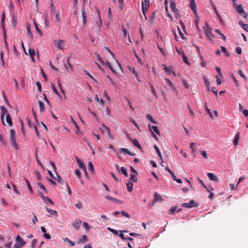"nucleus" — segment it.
<instances>
[{"mask_svg":"<svg viewBox=\"0 0 248 248\" xmlns=\"http://www.w3.org/2000/svg\"><path fill=\"white\" fill-rule=\"evenodd\" d=\"M190 7L194 13L195 16H197V13L196 12V4L194 0H189Z\"/></svg>","mask_w":248,"mask_h":248,"instance_id":"0eeeda50","label":"nucleus"},{"mask_svg":"<svg viewBox=\"0 0 248 248\" xmlns=\"http://www.w3.org/2000/svg\"><path fill=\"white\" fill-rule=\"evenodd\" d=\"M53 179L57 181V182L60 184L62 185L63 184V182L62 178L60 176H59L57 174H56V177H54V178H53Z\"/></svg>","mask_w":248,"mask_h":248,"instance_id":"412c9836","label":"nucleus"},{"mask_svg":"<svg viewBox=\"0 0 248 248\" xmlns=\"http://www.w3.org/2000/svg\"><path fill=\"white\" fill-rule=\"evenodd\" d=\"M220 48L223 52H224L227 56H230V54L227 52V49L225 46H221Z\"/></svg>","mask_w":248,"mask_h":248,"instance_id":"603ef678","label":"nucleus"},{"mask_svg":"<svg viewBox=\"0 0 248 248\" xmlns=\"http://www.w3.org/2000/svg\"><path fill=\"white\" fill-rule=\"evenodd\" d=\"M200 153L201 154V155L205 159H207L208 158L206 152L205 151H201Z\"/></svg>","mask_w":248,"mask_h":248,"instance_id":"338daca9","label":"nucleus"},{"mask_svg":"<svg viewBox=\"0 0 248 248\" xmlns=\"http://www.w3.org/2000/svg\"><path fill=\"white\" fill-rule=\"evenodd\" d=\"M27 54L30 56L32 62H34V56L35 55V52L34 49L30 48L28 50V53Z\"/></svg>","mask_w":248,"mask_h":248,"instance_id":"f8f14e48","label":"nucleus"},{"mask_svg":"<svg viewBox=\"0 0 248 248\" xmlns=\"http://www.w3.org/2000/svg\"><path fill=\"white\" fill-rule=\"evenodd\" d=\"M132 143L138 149H139L140 150H142L141 146L137 139H133L132 140Z\"/></svg>","mask_w":248,"mask_h":248,"instance_id":"a211bd4d","label":"nucleus"},{"mask_svg":"<svg viewBox=\"0 0 248 248\" xmlns=\"http://www.w3.org/2000/svg\"><path fill=\"white\" fill-rule=\"evenodd\" d=\"M230 75L231 77V78H232V79H233V81L234 82L235 85L236 86H238V81H237V80L234 77V76L233 75V74L232 72H231L230 73Z\"/></svg>","mask_w":248,"mask_h":248,"instance_id":"a18cd8bd","label":"nucleus"},{"mask_svg":"<svg viewBox=\"0 0 248 248\" xmlns=\"http://www.w3.org/2000/svg\"><path fill=\"white\" fill-rule=\"evenodd\" d=\"M239 25L242 27L245 31H248V24H244L242 21H240L239 22Z\"/></svg>","mask_w":248,"mask_h":248,"instance_id":"a878e982","label":"nucleus"},{"mask_svg":"<svg viewBox=\"0 0 248 248\" xmlns=\"http://www.w3.org/2000/svg\"><path fill=\"white\" fill-rule=\"evenodd\" d=\"M0 110L1 112V119L2 121V123L3 125H5V124L3 121V118L5 115H6L7 114H8V111L7 108L3 106L0 107Z\"/></svg>","mask_w":248,"mask_h":248,"instance_id":"423d86ee","label":"nucleus"},{"mask_svg":"<svg viewBox=\"0 0 248 248\" xmlns=\"http://www.w3.org/2000/svg\"><path fill=\"white\" fill-rule=\"evenodd\" d=\"M204 107H205V110H206L207 113H208V114L210 116V117L211 118H213V115H212L210 110L208 108L207 104L206 103H205Z\"/></svg>","mask_w":248,"mask_h":248,"instance_id":"7c9ffc66","label":"nucleus"},{"mask_svg":"<svg viewBox=\"0 0 248 248\" xmlns=\"http://www.w3.org/2000/svg\"><path fill=\"white\" fill-rule=\"evenodd\" d=\"M182 57L183 60L184 62L186 64H189V62L188 61V59H187V57L186 56V55H185V54H183V56Z\"/></svg>","mask_w":248,"mask_h":248,"instance_id":"3c124183","label":"nucleus"},{"mask_svg":"<svg viewBox=\"0 0 248 248\" xmlns=\"http://www.w3.org/2000/svg\"><path fill=\"white\" fill-rule=\"evenodd\" d=\"M105 198L109 200H110L113 202H116L118 203H121L122 202V201H119L114 198H113V197L109 196H107L105 197Z\"/></svg>","mask_w":248,"mask_h":248,"instance_id":"4be33fe9","label":"nucleus"},{"mask_svg":"<svg viewBox=\"0 0 248 248\" xmlns=\"http://www.w3.org/2000/svg\"><path fill=\"white\" fill-rule=\"evenodd\" d=\"M203 80H204V84H205V85L206 86V87L207 88V91L208 92H209L210 91V90L209 82L208 81V80H207V79L205 77H203Z\"/></svg>","mask_w":248,"mask_h":248,"instance_id":"473e14b6","label":"nucleus"},{"mask_svg":"<svg viewBox=\"0 0 248 248\" xmlns=\"http://www.w3.org/2000/svg\"><path fill=\"white\" fill-rule=\"evenodd\" d=\"M97 13H98V17H99V21L97 22L96 24L98 27L99 29H100L102 25V21L101 19L100 18V17L99 16L100 15V12L99 10H97Z\"/></svg>","mask_w":248,"mask_h":248,"instance_id":"ea45409f","label":"nucleus"},{"mask_svg":"<svg viewBox=\"0 0 248 248\" xmlns=\"http://www.w3.org/2000/svg\"><path fill=\"white\" fill-rule=\"evenodd\" d=\"M10 143L11 145L16 150H18L19 147L16 141V133L14 129H11L10 130Z\"/></svg>","mask_w":248,"mask_h":248,"instance_id":"f257e3e1","label":"nucleus"},{"mask_svg":"<svg viewBox=\"0 0 248 248\" xmlns=\"http://www.w3.org/2000/svg\"><path fill=\"white\" fill-rule=\"evenodd\" d=\"M35 174L36 175L37 180L38 181H41V174H40V172L38 170H36L35 171Z\"/></svg>","mask_w":248,"mask_h":248,"instance_id":"774afa93","label":"nucleus"},{"mask_svg":"<svg viewBox=\"0 0 248 248\" xmlns=\"http://www.w3.org/2000/svg\"><path fill=\"white\" fill-rule=\"evenodd\" d=\"M177 209V207L176 206H174V207H172L170 208V214H171V215H173L175 211H176Z\"/></svg>","mask_w":248,"mask_h":248,"instance_id":"052dcab7","label":"nucleus"},{"mask_svg":"<svg viewBox=\"0 0 248 248\" xmlns=\"http://www.w3.org/2000/svg\"><path fill=\"white\" fill-rule=\"evenodd\" d=\"M54 45L56 46L58 48L62 49L64 48V42L62 40H59L57 41H55L54 42Z\"/></svg>","mask_w":248,"mask_h":248,"instance_id":"6e6552de","label":"nucleus"},{"mask_svg":"<svg viewBox=\"0 0 248 248\" xmlns=\"http://www.w3.org/2000/svg\"><path fill=\"white\" fill-rule=\"evenodd\" d=\"M239 139V133L237 132L235 135L234 139L233 140V144L234 146H236L238 145Z\"/></svg>","mask_w":248,"mask_h":248,"instance_id":"6ab92c4d","label":"nucleus"},{"mask_svg":"<svg viewBox=\"0 0 248 248\" xmlns=\"http://www.w3.org/2000/svg\"><path fill=\"white\" fill-rule=\"evenodd\" d=\"M206 25L207 26V29H205L204 31L207 35V37L210 39L211 40L210 36L212 35V33L210 29H209V26L207 23H206Z\"/></svg>","mask_w":248,"mask_h":248,"instance_id":"f3484780","label":"nucleus"},{"mask_svg":"<svg viewBox=\"0 0 248 248\" xmlns=\"http://www.w3.org/2000/svg\"><path fill=\"white\" fill-rule=\"evenodd\" d=\"M3 99H4V101L5 102V103L7 105H9V101H8V98H7V96L6 95L5 93V92L4 91H3Z\"/></svg>","mask_w":248,"mask_h":248,"instance_id":"49530a36","label":"nucleus"},{"mask_svg":"<svg viewBox=\"0 0 248 248\" xmlns=\"http://www.w3.org/2000/svg\"><path fill=\"white\" fill-rule=\"evenodd\" d=\"M148 128L150 131L152 132L153 137L155 139H157L156 136L154 132L157 134L158 135H160V131L158 130L157 127L156 126L151 125L150 124H148Z\"/></svg>","mask_w":248,"mask_h":248,"instance_id":"7ed1b4c3","label":"nucleus"},{"mask_svg":"<svg viewBox=\"0 0 248 248\" xmlns=\"http://www.w3.org/2000/svg\"><path fill=\"white\" fill-rule=\"evenodd\" d=\"M136 174H131L130 179V180L133 181V182H137V177L136 176Z\"/></svg>","mask_w":248,"mask_h":248,"instance_id":"09e8293b","label":"nucleus"},{"mask_svg":"<svg viewBox=\"0 0 248 248\" xmlns=\"http://www.w3.org/2000/svg\"><path fill=\"white\" fill-rule=\"evenodd\" d=\"M95 100L98 102H100V103H101V105H104V101L102 99H99L98 95L97 94L95 95Z\"/></svg>","mask_w":248,"mask_h":248,"instance_id":"8fccbe9b","label":"nucleus"},{"mask_svg":"<svg viewBox=\"0 0 248 248\" xmlns=\"http://www.w3.org/2000/svg\"><path fill=\"white\" fill-rule=\"evenodd\" d=\"M108 230L111 232L112 233H113L114 234L117 235L118 234V232L117 230H114L113 229H112L110 227L108 228Z\"/></svg>","mask_w":248,"mask_h":248,"instance_id":"680f3d73","label":"nucleus"},{"mask_svg":"<svg viewBox=\"0 0 248 248\" xmlns=\"http://www.w3.org/2000/svg\"><path fill=\"white\" fill-rule=\"evenodd\" d=\"M46 210L49 212L51 215H56L57 214V213L56 211L49 209L48 207H46Z\"/></svg>","mask_w":248,"mask_h":248,"instance_id":"2f4dec72","label":"nucleus"},{"mask_svg":"<svg viewBox=\"0 0 248 248\" xmlns=\"http://www.w3.org/2000/svg\"><path fill=\"white\" fill-rule=\"evenodd\" d=\"M146 118L153 124H156V122L154 120L153 117L150 114L146 115Z\"/></svg>","mask_w":248,"mask_h":248,"instance_id":"e433bc0d","label":"nucleus"},{"mask_svg":"<svg viewBox=\"0 0 248 248\" xmlns=\"http://www.w3.org/2000/svg\"><path fill=\"white\" fill-rule=\"evenodd\" d=\"M6 120L7 123V124H9V126H12V119L10 116V115L9 114H7L6 115Z\"/></svg>","mask_w":248,"mask_h":248,"instance_id":"b1692460","label":"nucleus"},{"mask_svg":"<svg viewBox=\"0 0 248 248\" xmlns=\"http://www.w3.org/2000/svg\"><path fill=\"white\" fill-rule=\"evenodd\" d=\"M237 73L241 77L243 78L244 79H247V77L244 74L242 70H239L237 71Z\"/></svg>","mask_w":248,"mask_h":248,"instance_id":"58836bf2","label":"nucleus"},{"mask_svg":"<svg viewBox=\"0 0 248 248\" xmlns=\"http://www.w3.org/2000/svg\"><path fill=\"white\" fill-rule=\"evenodd\" d=\"M121 214L122 216L128 218H129L130 217L129 215L124 211H121Z\"/></svg>","mask_w":248,"mask_h":248,"instance_id":"13d9d810","label":"nucleus"},{"mask_svg":"<svg viewBox=\"0 0 248 248\" xmlns=\"http://www.w3.org/2000/svg\"><path fill=\"white\" fill-rule=\"evenodd\" d=\"M26 29L27 31L28 35L31 40H32L33 38V35L31 31V26L29 24H27Z\"/></svg>","mask_w":248,"mask_h":248,"instance_id":"2eb2a0df","label":"nucleus"},{"mask_svg":"<svg viewBox=\"0 0 248 248\" xmlns=\"http://www.w3.org/2000/svg\"><path fill=\"white\" fill-rule=\"evenodd\" d=\"M51 87L52 88L53 91H54V92L59 96V97H60V99L62 98V97L60 95V94H59V92L58 91V90L56 89L55 86V85L53 83H51Z\"/></svg>","mask_w":248,"mask_h":248,"instance_id":"393cba45","label":"nucleus"},{"mask_svg":"<svg viewBox=\"0 0 248 248\" xmlns=\"http://www.w3.org/2000/svg\"><path fill=\"white\" fill-rule=\"evenodd\" d=\"M165 80L168 83V84L170 88H171L172 89H174V86L170 79H169L167 78H165Z\"/></svg>","mask_w":248,"mask_h":248,"instance_id":"c03bdc74","label":"nucleus"},{"mask_svg":"<svg viewBox=\"0 0 248 248\" xmlns=\"http://www.w3.org/2000/svg\"><path fill=\"white\" fill-rule=\"evenodd\" d=\"M155 11H154L152 13V15L151 16V17L150 18V22L151 23H153L155 19Z\"/></svg>","mask_w":248,"mask_h":248,"instance_id":"4c0bfd02","label":"nucleus"},{"mask_svg":"<svg viewBox=\"0 0 248 248\" xmlns=\"http://www.w3.org/2000/svg\"><path fill=\"white\" fill-rule=\"evenodd\" d=\"M82 16L83 18V24L84 25L86 23V13L85 12V8L83 7L82 8Z\"/></svg>","mask_w":248,"mask_h":248,"instance_id":"dca6fc26","label":"nucleus"},{"mask_svg":"<svg viewBox=\"0 0 248 248\" xmlns=\"http://www.w3.org/2000/svg\"><path fill=\"white\" fill-rule=\"evenodd\" d=\"M87 240V237L86 235H83L81 238L79 240V243H85Z\"/></svg>","mask_w":248,"mask_h":248,"instance_id":"79ce46f5","label":"nucleus"},{"mask_svg":"<svg viewBox=\"0 0 248 248\" xmlns=\"http://www.w3.org/2000/svg\"><path fill=\"white\" fill-rule=\"evenodd\" d=\"M12 22L13 25L14 26V27H16V16H13L12 19Z\"/></svg>","mask_w":248,"mask_h":248,"instance_id":"0e129e2a","label":"nucleus"},{"mask_svg":"<svg viewBox=\"0 0 248 248\" xmlns=\"http://www.w3.org/2000/svg\"><path fill=\"white\" fill-rule=\"evenodd\" d=\"M95 55H96V56L97 57V58H98V61L102 64H104V61L102 60V59L100 57V55H99L98 53H94Z\"/></svg>","mask_w":248,"mask_h":248,"instance_id":"69168bd1","label":"nucleus"},{"mask_svg":"<svg viewBox=\"0 0 248 248\" xmlns=\"http://www.w3.org/2000/svg\"><path fill=\"white\" fill-rule=\"evenodd\" d=\"M142 4H143L144 7H149V0H144V1L142 2Z\"/></svg>","mask_w":248,"mask_h":248,"instance_id":"864d4df0","label":"nucleus"},{"mask_svg":"<svg viewBox=\"0 0 248 248\" xmlns=\"http://www.w3.org/2000/svg\"><path fill=\"white\" fill-rule=\"evenodd\" d=\"M106 63H107V65L108 66V67L109 68V69H110V70H111L112 72H113V73H116V72H115V70L113 69V68L112 67V66H111V65L110 63L109 62H108V61H107V62H106Z\"/></svg>","mask_w":248,"mask_h":248,"instance_id":"5fc2aeb1","label":"nucleus"},{"mask_svg":"<svg viewBox=\"0 0 248 248\" xmlns=\"http://www.w3.org/2000/svg\"><path fill=\"white\" fill-rule=\"evenodd\" d=\"M195 16H196V18L195 19V25L196 27V29L198 32H200L201 29H200L199 26V22L200 19L198 16V15Z\"/></svg>","mask_w":248,"mask_h":248,"instance_id":"5701e85b","label":"nucleus"},{"mask_svg":"<svg viewBox=\"0 0 248 248\" xmlns=\"http://www.w3.org/2000/svg\"><path fill=\"white\" fill-rule=\"evenodd\" d=\"M235 10L238 13L243 14L242 15L243 16L245 17L247 16V14L245 12V11L244 10L241 4L236 5Z\"/></svg>","mask_w":248,"mask_h":248,"instance_id":"39448f33","label":"nucleus"},{"mask_svg":"<svg viewBox=\"0 0 248 248\" xmlns=\"http://www.w3.org/2000/svg\"><path fill=\"white\" fill-rule=\"evenodd\" d=\"M106 63H107V65L108 66V67L109 68V69H110V70H111L112 72H113V73H116V72H115V70L113 69V68L112 67V66H111V65L110 63L109 62H108V61H107V62H106Z\"/></svg>","mask_w":248,"mask_h":248,"instance_id":"6e6d98bb","label":"nucleus"},{"mask_svg":"<svg viewBox=\"0 0 248 248\" xmlns=\"http://www.w3.org/2000/svg\"><path fill=\"white\" fill-rule=\"evenodd\" d=\"M126 186H127L128 191L131 192L132 191L133 184L132 182H129L128 183H127Z\"/></svg>","mask_w":248,"mask_h":248,"instance_id":"cd10ccee","label":"nucleus"},{"mask_svg":"<svg viewBox=\"0 0 248 248\" xmlns=\"http://www.w3.org/2000/svg\"><path fill=\"white\" fill-rule=\"evenodd\" d=\"M198 206V204L195 202L194 201L191 200L188 203H183L181 204V206L186 208H190L192 207H195Z\"/></svg>","mask_w":248,"mask_h":248,"instance_id":"20e7f679","label":"nucleus"},{"mask_svg":"<svg viewBox=\"0 0 248 248\" xmlns=\"http://www.w3.org/2000/svg\"><path fill=\"white\" fill-rule=\"evenodd\" d=\"M163 69L166 73H168L169 74L172 73L174 76H176L175 72L173 71L172 67L171 66H170L166 68H163Z\"/></svg>","mask_w":248,"mask_h":248,"instance_id":"ddd939ff","label":"nucleus"},{"mask_svg":"<svg viewBox=\"0 0 248 248\" xmlns=\"http://www.w3.org/2000/svg\"><path fill=\"white\" fill-rule=\"evenodd\" d=\"M207 176L208 177L209 179L211 181H214L216 182H218V178H217V177L213 173H208L207 174Z\"/></svg>","mask_w":248,"mask_h":248,"instance_id":"9d476101","label":"nucleus"},{"mask_svg":"<svg viewBox=\"0 0 248 248\" xmlns=\"http://www.w3.org/2000/svg\"><path fill=\"white\" fill-rule=\"evenodd\" d=\"M75 158L79 167L82 170H85V165L84 163L78 157L76 156Z\"/></svg>","mask_w":248,"mask_h":248,"instance_id":"9b49d317","label":"nucleus"},{"mask_svg":"<svg viewBox=\"0 0 248 248\" xmlns=\"http://www.w3.org/2000/svg\"><path fill=\"white\" fill-rule=\"evenodd\" d=\"M154 148L155 150V151H156V152H157V154H158L160 159L161 160V163H162L163 162V157H162L161 153V152H160V151L159 150V148L157 147V145H154Z\"/></svg>","mask_w":248,"mask_h":248,"instance_id":"aec40b11","label":"nucleus"},{"mask_svg":"<svg viewBox=\"0 0 248 248\" xmlns=\"http://www.w3.org/2000/svg\"><path fill=\"white\" fill-rule=\"evenodd\" d=\"M162 200L161 196L159 195L157 192H155L154 194V201L155 202H157L158 201H161Z\"/></svg>","mask_w":248,"mask_h":248,"instance_id":"bb28decb","label":"nucleus"},{"mask_svg":"<svg viewBox=\"0 0 248 248\" xmlns=\"http://www.w3.org/2000/svg\"><path fill=\"white\" fill-rule=\"evenodd\" d=\"M124 1V0H119V7L121 10H122L123 9Z\"/></svg>","mask_w":248,"mask_h":248,"instance_id":"e2e57ef3","label":"nucleus"},{"mask_svg":"<svg viewBox=\"0 0 248 248\" xmlns=\"http://www.w3.org/2000/svg\"><path fill=\"white\" fill-rule=\"evenodd\" d=\"M149 84L150 86V87H151V91L152 92V93L154 94V95L156 97H157V95H156V92H155V90L154 87V86H153V85L151 83V82H149Z\"/></svg>","mask_w":248,"mask_h":248,"instance_id":"37998d69","label":"nucleus"},{"mask_svg":"<svg viewBox=\"0 0 248 248\" xmlns=\"http://www.w3.org/2000/svg\"><path fill=\"white\" fill-rule=\"evenodd\" d=\"M85 73L86 75H87L93 82L98 83L97 80L92 75H91L88 71H85Z\"/></svg>","mask_w":248,"mask_h":248,"instance_id":"c85d7f7f","label":"nucleus"},{"mask_svg":"<svg viewBox=\"0 0 248 248\" xmlns=\"http://www.w3.org/2000/svg\"><path fill=\"white\" fill-rule=\"evenodd\" d=\"M26 244L24 240L20 237L19 235H17L16 238V243L14 244V248H21Z\"/></svg>","mask_w":248,"mask_h":248,"instance_id":"f03ea898","label":"nucleus"},{"mask_svg":"<svg viewBox=\"0 0 248 248\" xmlns=\"http://www.w3.org/2000/svg\"><path fill=\"white\" fill-rule=\"evenodd\" d=\"M130 71L133 73L135 76L137 78V80H138L139 82H140V79H139V77H138V73H137V72L136 71L135 69L134 68H130Z\"/></svg>","mask_w":248,"mask_h":248,"instance_id":"a19ab883","label":"nucleus"},{"mask_svg":"<svg viewBox=\"0 0 248 248\" xmlns=\"http://www.w3.org/2000/svg\"><path fill=\"white\" fill-rule=\"evenodd\" d=\"M33 24L35 26V30L40 34V36H42V32L40 30V29L38 28L37 23L36 22V21L34 20H33Z\"/></svg>","mask_w":248,"mask_h":248,"instance_id":"c756f323","label":"nucleus"},{"mask_svg":"<svg viewBox=\"0 0 248 248\" xmlns=\"http://www.w3.org/2000/svg\"><path fill=\"white\" fill-rule=\"evenodd\" d=\"M170 0V8L171 10L174 12V13H177L178 9L176 7V3L174 0Z\"/></svg>","mask_w":248,"mask_h":248,"instance_id":"4468645a","label":"nucleus"},{"mask_svg":"<svg viewBox=\"0 0 248 248\" xmlns=\"http://www.w3.org/2000/svg\"><path fill=\"white\" fill-rule=\"evenodd\" d=\"M38 104H39V105L40 111L41 112H42V111H44V110H45V106H44V105L43 103L41 101L39 100L38 101Z\"/></svg>","mask_w":248,"mask_h":248,"instance_id":"f704fd0d","label":"nucleus"},{"mask_svg":"<svg viewBox=\"0 0 248 248\" xmlns=\"http://www.w3.org/2000/svg\"><path fill=\"white\" fill-rule=\"evenodd\" d=\"M36 84L37 86L38 90L40 93L42 92V86L41 83L39 82H36Z\"/></svg>","mask_w":248,"mask_h":248,"instance_id":"bf43d9fd","label":"nucleus"},{"mask_svg":"<svg viewBox=\"0 0 248 248\" xmlns=\"http://www.w3.org/2000/svg\"><path fill=\"white\" fill-rule=\"evenodd\" d=\"M88 166H89V171H91L92 173H94V169H93V163L91 162H89L88 163Z\"/></svg>","mask_w":248,"mask_h":248,"instance_id":"c9c22d12","label":"nucleus"},{"mask_svg":"<svg viewBox=\"0 0 248 248\" xmlns=\"http://www.w3.org/2000/svg\"><path fill=\"white\" fill-rule=\"evenodd\" d=\"M81 224V221L79 219H76L72 223V226L76 229H79Z\"/></svg>","mask_w":248,"mask_h":248,"instance_id":"1a4fd4ad","label":"nucleus"},{"mask_svg":"<svg viewBox=\"0 0 248 248\" xmlns=\"http://www.w3.org/2000/svg\"><path fill=\"white\" fill-rule=\"evenodd\" d=\"M120 170L122 173L126 177L128 176V173L127 172V170L124 167H121L120 168Z\"/></svg>","mask_w":248,"mask_h":248,"instance_id":"72a5a7b5","label":"nucleus"},{"mask_svg":"<svg viewBox=\"0 0 248 248\" xmlns=\"http://www.w3.org/2000/svg\"><path fill=\"white\" fill-rule=\"evenodd\" d=\"M25 180L27 183L29 189L30 190L31 192L32 193L33 191L29 181L26 179H25Z\"/></svg>","mask_w":248,"mask_h":248,"instance_id":"4d7b16f0","label":"nucleus"},{"mask_svg":"<svg viewBox=\"0 0 248 248\" xmlns=\"http://www.w3.org/2000/svg\"><path fill=\"white\" fill-rule=\"evenodd\" d=\"M38 186L40 187V188L42 189L46 193H47V191L45 187V186L41 183H39L38 184Z\"/></svg>","mask_w":248,"mask_h":248,"instance_id":"de8ad7c7","label":"nucleus"}]
</instances>
